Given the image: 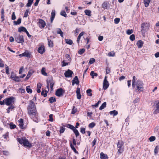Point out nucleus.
Masks as SVG:
<instances>
[{"mask_svg": "<svg viewBox=\"0 0 159 159\" xmlns=\"http://www.w3.org/2000/svg\"><path fill=\"white\" fill-rule=\"evenodd\" d=\"M28 113L30 115H35L37 113L35 105L32 100H30L27 107Z\"/></svg>", "mask_w": 159, "mask_h": 159, "instance_id": "obj_1", "label": "nucleus"}, {"mask_svg": "<svg viewBox=\"0 0 159 159\" xmlns=\"http://www.w3.org/2000/svg\"><path fill=\"white\" fill-rule=\"evenodd\" d=\"M143 82L138 80L137 81L136 83L135 84V85L132 87L133 88H135V92L139 93L143 91Z\"/></svg>", "mask_w": 159, "mask_h": 159, "instance_id": "obj_2", "label": "nucleus"}, {"mask_svg": "<svg viewBox=\"0 0 159 159\" xmlns=\"http://www.w3.org/2000/svg\"><path fill=\"white\" fill-rule=\"evenodd\" d=\"M17 140L19 143L23 144L24 146L30 147L32 146L31 143L25 138H17Z\"/></svg>", "mask_w": 159, "mask_h": 159, "instance_id": "obj_3", "label": "nucleus"}, {"mask_svg": "<svg viewBox=\"0 0 159 159\" xmlns=\"http://www.w3.org/2000/svg\"><path fill=\"white\" fill-rule=\"evenodd\" d=\"M124 143L122 141H118L117 147L118 148L117 153L118 154H120L123 151V145Z\"/></svg>", "mask_w": 159, "mask_h": 159, "instance_id": "obj_4", "label": "nucleus"}, {"mask_svg": "<svg viewBox=\"0 0 159 159\" xmlns=\"http://www.w3.org/2000/svg\"><path fill=\"white\" fill-rule=\"evenodd\" d=\"M14 98L12 97H10L4 99L5 104L7 106L12 105L14 102Z\"/></svg>", "mask_w": 159, "mask_h": 159, "instance_id": "obj_5", "label": "nucleus"}, {"mask_svg": "<svg viewBox=\"0 0 159 159\" xmlns=\"http://www.w3.org/2000/svg\"><path fill=\"white\" fill-rule=\"evenodd\" d=\"M109 85V84L107 81V76H105L103 83V89L104 90L107 89Z\"/></svg>", "mask_w": 159, "mask_h": 159, "instance_id": "obj_6", "label": "nucleus"}, {"mask_svg": "<svg viewBox=\"0 0 159 159\" xmlns=\"http://www.w3.org/2000/svg\"><path fill=\"white\" fill-rule=\"evenodd\" d=\"M150 27V24L149 23H143L141 24V30L143 31H147Z\"/></svg>", "mask_w": 159, "mask_h": 159, "instance_id": "obj_7", "label": "nucleus"}, {"mask_svg": "<svg viewBox=\"0 0 159 159\" xmlns=\"http://www.w3.org/2000/svg\"><path fill=\"white\" fill-rule=\"evenodd\" d=\"M16 42L18 43H23L24 42L23 37L22 35H18L15 38Z\"/></svg>", "mask_w": 159, "mask_h": 159, "instance_id": "obj_8", "label": "nucleus"}, {"mask_svg": "<svg viewBox=\"0 0 159 159\" xmlns=\"http://www.w3.org/2000/svg\"><path fill=\"white\" fill-rule=\"evenodd\" d=\"M39 25L40 28H44L46 25L45 22L42 19L39 20Z\"/></svg>", "mask_w": 159, "mask_h": 159, "instance_id": "obj_9", "label": "nucleus"}, {"mask_svg": "<svg viewBox=\"0 0 159 159\" xmlns=\"http://www.w3.org/2000/svg\"><path fill=\"white\" fill-rule=\"evenodd\" d=\"M64 92L63 91V89L62 88H60L57 89L56 92V95L57 96L61 97L64 93Z\"/></svg>", "mask_w": 159, "mask_h": 159, "instance_id": "obj_10", "label": "nucleus"}, {"mask_svg": "<svg viewBox=\"0 0 159 159\" xmlns=\"http://www.w3.org/2000/svg\"><path fill=\"white\" fill-rule=\"evenodd\" d=\"M73 73V72L70 70H68L66 71L64 73V75L66 77H70Z\"/></svg>", "mask_w": 159, "mask_h": 159, "instance_id": "obj_11", "label": "nucleus"}, {"mask_svg": "<svg viewBox=\"0 0 159 159\" xmlns=\"http://www.w3.org/2000/svg\"><path fill=\"white\" fill-rule=\"evenodd\" d=\"M31 118L35 122H38V113L36 114L35 115H30Z\"/></svg>", "mask_w": 159, "mask_h": 159, "instance_id": "obj_12", "label": "nucleus"}, {"mask_svg": "<svg viewBox=\"0 0 159 159\" xmlns=\"http://www.w3.org/2000/svg\"><path fill=\"white\" fill-rule=\"evenodd\" d=\"M79 81L77 76H75L73 80H72V85L74 86L75 84H79Z\"/></svg>", "mask_w": 159, "mask_h": 159, "instance_id": "obj_13", "label": "nucleus"}, {"mask_svg": "<svg viewBox=\"0 0 159 159\" xmlns=\"http://www.w3.org/2000/svg\"><path fill=\"white\" fill-rule=\"evenodd\" d=\"M38 52L41 54H43L45 51V48L43 46H41L39 48L38 50Z\"/></svg>", "mask_w": 159, "mask_h": 159, "instance_id": "obj_14", "label": "nucleus"}, {"mask_svg": "<svg viewBox=\"0 0 159 159\" xmlns=\"http://www.w3.org/2000/svg\"><path fill=\"white\" fill-rule=\"evenodd\" d=\"M143 42L141 40H139L136 43L139 48H141L143 46Z\"/></svg>", "mask_w": 159, "mask_h": 159, "instance_id": "obj_15", "label": "nucleus"}, {"mask_svg": "<svg viewBox=\"0 0 159 159\" xmlns=\"http://www.w3.org/2000/svg\"><path fill=\"white\" fill-rule=\"evenodd\" d=\"M18 31L21 32H27V30L24 27L21 26L19 27L18 29Z\"/></svg>", "mask_w": 159, "mask_h": 159, "instance_id": "obj_16", "label": "nucleus"}, {"mask_svg": "<svg viewBox=\"0 0 159 159\" xmlns=\"http://www.w3.org/2000/svg\"><path fill=\"white\" fill-rule=\"evenodd\" d=\"M108 158L107 155L104 154L102 152L100 153L101 159H108Z\"/></svg>", "mask_w": 159, "mask_h": 159, "instance_id": "obj_17", "label": "nucleus"}, {"mask_svg": "<svg viewBox=\"0 0 159 159\" xmlns=\"http://www.w3.org/2000/svg\"><path fill=\"white\" fill-rule=\"evenodd\" d=\"M19 125L21 129L24 128V127H23V120L22 119H20L18 121Z\"/></svg>", "mask_w": 159, "mask_h": 159, "instance_id": "obj_18", "label": "nucleus"}, {"mask_svg": "<svg viewBox=\"0 0 159 159\" xmlns=\"http://www.w3.org/2000/svg\"><path fill=\"white\" fill-rule=\"evenodd\" d=\"M55 11L54 10H52V11L51 16V22H52L53 21V19L55 18Z\"/></svg>", "mask_w": 159, "mask_h": 159, "instance_id": "obj_19", "label": "nucleus"}, {"mask_svg": "<svg viewBox=\"0 0 159 159\" xmlns=\"http://www.w3.org/2000/svg\"><path fill=\"white\" fill-rule=\"evenodd\" d=\"M21 19L19 18L17 20V21H13L14 25H17L20 24L21 23Z\"/></svg>", "mask_w": 159, "mask_h": 159, "instance_id": "obj_20", "label": "nucleus"}, {"mask_svg": "<svg viewBox=\"0 0 159 159\" xmlns=\"http://www.w3.org/2000/svg\"><path fill=\"white\" fill-rule=\"evenodd\" d=\"M57 34H60L62 37L63 38V32L60 29L58 28L57 29Z\"/></svg>", "mask_w": 159, "mask_h": 159, "instance_id": "obj_21", "label": "nucleus"}, {"mask_svg": "<svg viewBox=\"0 0 159 159\" xmlns=\"http://www.w3.org/2000/svg\"><path fill=\"white\" fill-rule=\"evenodd\" d=\"M84 12L85 14L88 16H91V11L90 10L86 9L84 11Z\"/></svg>", "mask_w": 159, "mask_h": 159, "instance_id": "obj_22", "label": "nucleus"}, {"mask_svg": "<svg viewBox=\"0 0 159 159\" xmlns=\"http://www.w3.org/2000/svg\"><path fill=\"white\" fill-rule=\"evenodd\" d=\"M70 145L71 147V148L73 151L76 153L77 154H78V152L77 151H76V149L74 147V146L72 144V143H70Z\"/></svg>", "mask_w": 159, "mask_h": 159, "instance_id": "obj_23", "label": "nucleus"}, {"mask_svg": "<svg viewBox=\"0 0 159 159\" xmlns=\"http://www.w3.org/2000/svg\"><path fill=\"white\" fill-rule=\"evenodd\" d=\"M49 101L50 103H52L53 102H55L56 101V99L55 98L52 97L49 98Z\"/></svg>", "mask_w": 159, "mask_h": 159, "instance_id": "obj_24", "label": "nucleus"}, {"mask_svg": "<svg viewBox=\"0 0 159 159\" xmlns=\"http://www.w3.org/2000/svg\"><path fill=\"white\" fill-rule=\"evenodd\" d=\"M151 0H144V3L145 6L146 7H148L150 2Z\"/></svg>", "mask_w": 159, "mask_h": 159, "instance_id": "obj_25", "label": "nucleus"}, {"mask_svg": "<svg viewBox=\"0 0 159 159\" xmlns=\"http://www.w3.org/2000/svg\"><path fill=\"white\" fill-rule=\"evenodd\" d=\"M49 84H50L51 90H52V88L54 85V83L52 80H49L48 81Z\"/></svg>", "mask_w": 159, "mask_h": 159, "instance_id": "obj_26", "label": "nucleus"}, {"mask_svg": "<svg viewBox=\"0 0 159 159\" xmlns=\"http://www.w3.org/2000/svg\"><path fill=\"white\" fill-rule=\"evenodd\" d=\"M90 75L92 76V78L93 79L94 78V76L96 77L98 76V74L96 73H95L94 71H91Z\"/></svg>", "mask_w": 159, "mask_h": 159, "instance_id": "obj_27", "label": "nucleus"}, {"mask_svg": "<svg viewBox=\"0 0 159 159\" xmlns=\"http://www.w3.org/2000/svg\"><path fill=\"white\" fill-rule=\"evenodd\" d=\"M33 1L34 0H28V2L26 4V7H30L31 6Z\"/></svg>", "mask_w": 159, "mask_h": 159, "instance_id": "obj_28", "label": "nucleus"}, {"mask_svg": "<svg viewBox=\"0 0 159 159\" xmlns=\"http://www.w3.org/2000/svg\"><path fill=\"white\" fill-rule=\"evenodd\" d=\"M48 45L50 47H52L53 46V43L52 41H51V40L48 39Z\"/></svg>", "mask_w": 159, "mask_h": 159, "instance_id": "obj_29", "label": "nucleus"}, {"mask_svg": "<svg viewBox=\"0 0 159 159\" xmlns=\"http://www.w3.org/2000/svg\"><path fill=\"white\" fill-rule=\"evenodd\" d=\"M109 113L110 115H113L114 116H116L118 114L117 111L116 110L111 111Z\"/></svg>", "mask_w": 159, "mask_h": 159, "instance_id": "obj_30", "label": "nucleus"}, {"mask_svg": "<svg viewBox=\"0 0 159 159\" xmlns=\"http://www.w3.org/2000/svg\"><path fill=\"white\" fill-rule=\"evenodd\" d=\"M66 43L69 44L71 45L73 43L71 39H65Z\"/></svg>", "mask_w": 159, "mask_h": 159, "instance_id": "obj_31", "label": "nucleus"}, {"mask_svg": "<svg viewBox=\"0 0 159 159\" xmlns=\"http://www.w3.org/2000/svg\"><path fill=\"white\" fill-rule=\"evenodd\" d=\"M106 102H104L102 104V105L99 107V110H102V109L106 107Z\"/></svg>", "mask_w": 159, "mask_h": 159, "instance_id": "obj_32", "label": "nucleus"}, {"mask_svg": "<svg viewBox=\"0 0 159 159\" xmlns=\"http://www.w3.org/2000/svg\"><path fill=\"white\" fill-rule=\"evenodd\" d=\"M26 90L28 93H32V90L30 89V86H28L26 87Z\"/></svg>", "mask_w": 159, "mask_h": 159, "instance_id": "obj_33", "label": "nucleus"}, {"mask_svg": "<svg viewBox=\"0 0 159 159\" xmlns=\"http://www.w3.org/2000/svg\"><path fill=\"white\" fill-rule=\"evenodd\" d=\"M92 90L91 89H89L86 91V93L88 96H91L92 93H91Z\"/></svg>", "mask_w": 159, "mask_h": 159, "instance_id": "obj_34", "label": "nucleus"}, {"mask_svg": "<svg viewBox=\"0 0 159 159\" xmlns=\"http://www.w3.org/2000/svg\"><path fill=\"white\" fill-rule=\"evenodd\" d=\"M136 78L135 76H133V79L132 80V86H134L135 85V84L136 83Z\"/></svg>", "mask_w": 159, "mask_h": 159, "instance_id": "obj_35", "label": "nucleus"}, {"mask_svg": "<svg viewBox=\"0 0 159 159\" xmlns=\"http://www.w3.org/2000/svg\"><path fill=\"white\" fill-rule=\"evenodd\" d=\"M41 73L44 76H47V74L45 72V68L44 67H43L42 68L41 70Z\"/></svg>", "mask_w": 159, "mask_h": 159, "instance_id": "obj_36", "label": "nucleus"}, {"mask_svg": "<svg viewBox=\"0 0 159 159\" xmlns=\"http://www.w3.org/2000/svg\"><path fill=\"white\" fill-rule=\"evenodd\" d=\"M85 49L84 48L80 49L78 51V53L80 55L83 54L85 52Z\"/></svg>", "mask_w": 159, "mask_h": 159, "instance_id": "obj_37", "label": "nucleus"}, {"mask_svg": "<svg viewBox=\"0 0 159 159\" xmlns=\"http://www.w3.org/2000/svg\"><path fill=\"white\" fill-rule=\"evenodd\" d=\"M66 127L68 128L72 129L73 130L75 128L73 125L70 124H68L67 125Z\"/></svg>", "mask_w": 159, "mask_h": 159, "instance_id": "obj_38", "label": "nucleus"}, {"mask_svg": "<svg viewBox=\"0 0 159 159\" xmlns=\"http://www.w3.org/2000/svg\"><path fill=\"white\" fill-rule=\"evenodd\" d=\"M31 75H32L30 71H29L28 72V74L26 76V77L25 78V80H28L29 78L30 77V76H31Z\"/></svg>", "mask_w": 159, "mask_h": 159, "instance_id": "obj_39", "label": "nucleus"}, {"mask_svg": "<svg viewBox=\"0 0 159 159\" xmlns=\"http://www.w3.org/2000/svg\"><path fill=\"white\" fill-rule=\"evenodd\" d=\"M95 124L94 122H92L90 123L89 125V127L90 128H92L95 126Z\"/></svg>", "mask_w": 159, "mask_h": 159, "instance_id": "obj_40", "label": "nucleus"}, {"mask_svg": "<svg viewBox=\"0 0 159 159\" xmlns=\"http://www.w3.org/2000/svg\"><path fill=\"white\" fill-rule=\"evenodd\" d=\"M23 53V57H28L30 56V54L28 52H25Z\"/></svg>", "mask_w": 159, "mask_h": 159, "instance_id": "obj_41", "label": "nucleus"}, {"mask_svg": "<svg viewBox=\"0 0 159 159\" xmlns=\"http://www.w3.org/2000/svg\"><path fill=\"white\" fill-rule=\"evenodd\" d=\"M155 112H159V102L156 104Z\"/></svg>", "mask_w": 159, "mask_h": 159, "instance_id": "obj_42", "label": "nucleus"}, {"mask_svg": "<svg viewBox=\"0 0 159 159\" xmlns=\"http://www.w3.org/2000/svg\"><path fill=\"white\" fill-rule=\"evenodd\" d=\"M159 150V146H156L154 149V153L155 154H156L157 153Z\"/></svg>", "mask_w": 159, "mask_h": 159, "instance_id": "obj_43", "label": "nucleus"}, {"mask_svg": "<svg viewBox=\"0 0 159 159\" xmlns=\"http://www.w3.org/2000/svg\"><path fill=\"white\" fill-rule=\"evenodd\" d=\"M135 36L134 34L131 35L129 37V39L131 41H134L135 40Z\"/></svg>", "mask_w": 159, "mask_h": 159, "instance_id": "obj_44", "label": "nucleus"}, {"mask_svg": "<svg viewBox=\"0 0 159 159\" xmlns=\"http://www.w3.org/2000/svg\"><path fill=\"white\" fill-rule=\"evenodd\" d=\"M75 134L76 137H77L79 135V132L78 130L75 128L73 130Z\"/></svg>", "mask_w": 159, "mask_h": 159, "instance_id": "obj_45", "label": "nucleus"}, {"mask_svg": "<svg viewBox=\"0 0 159 159\" xmlns=\"http://www.w3.org/2000/svg\"><path fill=\"white\" fill-rule=\"evenodd\" d=\"M115 55V53L113 52H110L107 53V56L109 57H113Z\"/></svg>", "mask_w": 159, "mask_h": 159, "instance_id": "obj_46", "label": "nucleus"}, {"mask_svg": "<svg viewBox=\"0 0 159 159\" xmlns=\"http://www.w3.org/2000/svg\"><path fill=\"white\" fill-rule=\"evenodd\" d=\"M155 139V137L153 136H152L149 138V140L150 142L154 141Z\"/></svg>", "mask_w": 159, "mask_h": 159, "instance_id": "obj_47", "label": "nucleus"}, {"mask_svg": "<svg viewBox=\"0 0 159 159\" xmlns=\"http://www.w3.org/2000/svg\"><path fill=\"white\" fill-rule=\"evenodd\" d=\"M60 14L65 17H66L67 15L65 11H62L60 12Z\"/></svg>", "mask_w": 159, "mask_h": 159, "instance_id": "obj_48", "label": "nucleus"}, {"mask_svg": "<svg viewBox=\"0 0 159 159\" xmlns=\"http://www.w3.org/2000/svg\"><path fill=\"white\" fill-rule=\"evenodd\" d=\"M77 111V109L75 107L73 106L71 111V113L72 114H75Z\"/></svg>", "mask_w": 159, "mask_h": 159, "instance_id": "obj_49", "label": "nucleus"}, {"mask_svg": "<svg viewBox=\"0 0 159 159\" xmlns=\"http://www.w3.org/2000/svg\"><path fill=\"white\" fill-rule=\"evenodd\" d=\"M16 126L15 125L13 124L12 123H11L10 124V127L11 129H14L16 127Z\"/></svg>", "mask_w": 159, "mask_h": 159, "instance_id": "obj_50", "label": "nucleus"}, {"mask_svg": "<svg viewBox=\"0 0 159 159\" xmlns=\"http://www.w3.org/2000/svg\"><path fill=\"white\" fill-rule=\"evenodd\" d=\"M95 60L94 58H90L89 62V64H92L95 62Z\"/></svg>", "mask_w": 159, "mask_h": 159, "instance_id": "obj_51", "label": "nucleus"}, {"mask_svg": "<svg viewBox=\"0 0 159 159\" xmlns=\"http://www.w3.org/2000/svg\"><path fill=\"white\" fill-rule=\"evenodd\" d=\"M120 21V19L119 18H116L114 20V23L116 24H117L119 23Z\"/></svg>", "mask_w": 159, "mask_h": 159, "instance_id": "obj_52", "label": "nucleus"}, {"mask_svg": "<svg viewBox=\"0 0 159 159\" xmlns=\"http://www.w3.org/2000/svg\"><path fill=\"white\" fill-rule=\"evenodd\" d=\"M133 32V30L132 29H131L130 30H128L126 32V33L128 34H130L132 33Z\"/></svg>", "mask_w": 159, "mask_h": 159, "instance_id": "obj_53", "label": "nucleus"}, {"mask_svg": "<svg viewBox=\"0 0 159 159\" xmlns=\"http://www.w3.org/2000/svg\"><path fill=\"white\" fill-rule=\"evenodd\" d=\"M13 80L17 82H20V78L19 77L16 76Z\"/></svg>", "mask_w": 159, "mask_h": 159, "instance_id": "obj_54", "label": "nucleus"}, {"mask_svg": "<svg viewBox=\"0 0 159 159\" xmlns=\"http://www.w3.org/2000/svg\"><path fill=\"white\" fill-rule=\"evenodd\" d=\"M48 93L47 91H45V93L43 91H42L41 92V94L42 95H43L44 97H46L47 96V93Z\"/></svg>", "mask_w": 159, "mask_h": 159, "instance_id": "obj_55", "label": "nucleus"}, {"mask_svg": "<svg viewBox=\"0 0 159 159\" xmlns=\"http://www.w3.org/2000/svg\"><path fill=\"white\" fill-rule=\"evenodd\" d=\"M61 66L62 67L66 66L68 65V63L65 62L64 61H63L61 62Z\"/></svg>", "mask_w": 159, "mask_h": 159, "instance_id": "obj_56", "label": "nucleus"}, {"mask_svg": "<svg viewBox=\"0 0 159 159\" xmlns=\"http://www.w3.org/2000/svg\"><path fill=\"white\" fill-rule=\"evenodd\" d=\"M29 10H27L24 13V17H27L28 16Z\"/></svg>", "mask_w": 159, "mask_h": 159, "instance_id": "obj_57", "label": "nucleus"}, {"mask_svg": "<svg viewBox=\"0 0 159 159\" xmlns=\"http://www.w3.org/2000/svg\"><path fill=\"white\" fill-rule=\"evenodd\" d=\"M11 19L13 20H15L16 19V16L15 15V13L14 12H13L12 13Z\"/></svg>", "mask_w": 159, "mask_h": 159, "instance_id": "obj_58", "label": "nucleus"}, {"mask_svg": "<svg viewBox=\"0 0 159 159\" xmlns=\"http://www.w3.org/2000/svg\"><path fill=\"white\" fill-rule=\"evenodd\" d=\"M157 130H158V128L157 127L155 128V129L154 130V132L156 134H157V136H158V138L159 139V131H157Z\"/></svg>", "mask_w": 159, "mask_h": 159, "instance_id": "obj_59", "label": "nucleus"}, {"mask_svg": "<svg viewBox=\"0 0 159 159\" xmlns=\"http://www.w3.org/2000/svg\"><path fill=\"white\" fill-rule=\"evenodd\" d=\"M4 66V65L1 59H0V67H3Z\"/></svg>", "mask_w": 159, "mask_h": 159, "instance_id": "obj_60", "label": "nucleus"}, {"mask_svg": "<svg viewBox=\"0 0 159 159\" xmlns=\"http://www.w3.org/2000/svg\"><path fill=\"white\" fill-rule=\"evenodd\" d=\"M53 115L52 114H50L49 115V120L50 121H53V119L52 118Z\"/></svg>", "mask_w": 159, "mask_h": 159, "instance_id": "obj_61", "label": "nucleus"}, {"mask_svg": "<svg viewBox=\"0 0 159 159\" xmlns=\"http://www.w3.org/2000/svg\"><path fill=\"white\" fill-rule=\"evenodd\" d=\"M15 108L14 106L12 105H10V106L8 108L11 111Z\"/></svg>", "mask_w": 159, "mask_h": 159, "instance_id": "obj_62", "label": "nucleus"}, {"mask_svg": "<svg viewBox=\"0 0 159 159\" xmlns=\"http://www.w3.org/2000/svg\"><path fill=\"white\" fill-rule=\"evenodd\" d=\"M80 132L83 134L85 133V128H81L80 129Z\"/></svg>", "mask_w": 159, "mask_h": 159, "instance_id": "obj_63", "label": "nucleus"}, {"mask_svg": "<svg viewBox=\"0 0 159 159\" xmlns=\"http://www.w3.org/2000/svg\"><path fill=\"white\" fill-rule=\"evenodd\" d=\"M102 7L104 9H105L107 8V5L106 2H104L102 4Z\"/></svg>", "mask_w": 159, "mask_h": 159, "instance_id": "obj_64", "label": "nucleus"}]
</instances>
